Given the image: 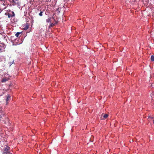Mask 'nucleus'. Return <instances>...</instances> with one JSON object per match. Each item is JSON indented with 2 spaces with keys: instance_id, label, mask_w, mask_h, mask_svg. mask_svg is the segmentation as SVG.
Returning <instances> with one entry per match:
<instances>
[{
  "instance_id": "1",
  "label": "nucleus",
  "mask_w": 154,
  "mask_h": 154,
  "mask_svg": "<svg viewBox=\"0 0 154 154\" xmlns=\"http://www.w3.org/2000/svg\"><path fill=\"white\" fill-rule=\"evenodd\" d=\"M51 21H54V22L53 23H51L50 25L49 26V28H51V27H52L53 26H54L55 24L57 23V22L56 21L54 20V18H52L50 19H49V23L51 22Z\"/></svg>"
},
{
  "instance_id": "2",
  "label": "nucleus",
  "mask_w": 154,
  "mask_h": 154,
  "mask_svg": "<svg viewBox=\"0 0 154 154\" xmlns=\"http://www.w3.org/2000/svg\"><path fill=\"white\" fill-rule=\"evenodd\" d=\"M9 150L10 147L6 146L5 147L4 149V153L5 154H9L10 153Z\"/></svg>"
},
{
  "instance_id": "3",
  "label": "nucleus",
  "mask_w": 154,
  "mask_h": 154,
  "mask_svg": "<svg viewBox=\"0 0 154 154\" xmlns=\"http://www.w3.org/2000/svg\"><path fill=\"white\" fill-rule=\"evenodd\" d=\"M18 0H11L10 2L13 6L17 5L18 3Z\"/></svg>"
},
{
  "instance_id": "4",
  "label": "nucleus",
  "mask_w": 154,
  "mask_h": 154,
  "mask_svg": "<svg viewBox=\"0 0 154 154\" xmlns=\"http://www.w3.org/2000/svg\"><path fill=\"white\" fill-rule=\"evenodd\" d=\"M108 117V115L107 114H102L101 117V119H105Z\"/></svg>"
},
{
  "instance_id": "5",
  "label": "nucleus",
  "mask_w": 154,
  "mask_h": 154,
  "mask_svg": "<svg viewBox=\"0 0 154 154\" xmlns=\"http://www.w3.org/2000/svg\"><path fill=\"white\" fill-rule=\"evenodd\" d=\"M11 13V14L10 13L8 14V17L9 18L15 16V14L14 12L12 11Z\"/></svg>"
},
{
  "instance_id": "6",
  "label": "nucleus",
  "mask_w": 154,
  "mask_h": 154,
  "mask_svg": "<svg viewBox=\"0 0 154 154\" xmlns=\"http://www.w3.org/2000/svg\"><path fill=\"white\" fill-rule=\"evenodd\" d=\"M24 29L26 30L29 28V24L28 23H26L23 25Z\"/></svg>"
},
{
  "instance_id": "7",
  "label": "nucleus",
  "mask_w": 154,
  "mask_h": 154,
  "mask_svg": "<svg viewBox=\"0 0 154 154\" xmlns=\"http://www.w3.org/2000/svg\"><path fill=\"white\" fill-rule=\"evenodd\" d=\"M22 32H17L15 35L17 37H19V35L22 33Z\"/></svg>"
},
{
  "instance_id": "8",
  "label": "nucleus",
  "mask_w": 154,
  "mask_h": 154,
  "mask_svg": "<svg viewBox=\"0 0 154 154\" xmlns=\"http://www.w3.org/2000/svg\"><path fill=\"white\" fill-rule=\"evenodd\" d=\"M10 96L9 95H8L7 96L6 98V101L7 102L9 100V98H10Z\"/></svg>"
},
{
  "instance_id": "9",
  "label": "nucleus",
  "mask_w": 154,
  "mask_h": 154,
  "mask_svg": "<svg viewBox=\"0 0 154 154\" xmlns=\"http://www.w3.org/2000/svg\"><path fill=\"white\" fill-rule=\"evenodd\" d=\"M151 60L152 61H154V56L152 55L151 56Z\"/></svg>"
},
{
  "instance_id": "10",
  "label": "nucleus",
  "mask_w": 154,
  "mask_h": 154,
  "mask_svg": "<svg viewBox=\"0 0 154 154\" xmlns=\"http://www.w3.org/2000/svg\"><path fill=\"white\" fill-rule=\"evenodd\" d=\"M7 81V80L6 79H2V82H5Z\"/></svg>"
},
{
  "instance_id": "11",
  "label": "nucleus",
  "mask_w": 154,
  "mask_h": 154,
  "mask_svg": "<svg viewBox=\"0 0 154 154\" xmlns=\"http://www.w3.org/2000/svg\"><path fill=\"white\" fill-rule=\"evenodd\" d=\"M42 12H41L39 14V15L40 16H42Z\"/></svg>"
},
{
  "instance_id": "12",
  "label": "nucleus",
  "mask_w": 154,
  "mask_h": 154,
  "mask_svg": "<svg viewBox=\"0 0 154 154\" xmlns=\"http://www.w3.org/2000/svg\"><path fill=\"white\" fill-rule=\"evenodd\" d=\"M46 21L47 23L48 22V19H47V20H46Z\"/></svg>"
},
{
  "instance_id": "13",
  "label": "nucleus",
  "mask_w": 154,
  "mask_h": 154,
  "mask_svg": "<svg viewBox=\"0 0 154 154\" xmlns=\"http://www.w3.org/2000/svg\"><path fill=\"white\" fill-rule=\"evenodd\" d=\"M6 8V7H5L3 8V10L5 9Z\"/></svg>"
},
{
  "instance_id": "14",
  "label": "nucleus",
  "mask_w": 154,
  "mask_h": 154,
  "mask_svg": "<svg viewBox=\"0 0 154 154\" xmlns=\"http://www.w3.org/2000/svg\"><path fill=\"white\" fill-rule=\"evenodd\" d=\"M1 44H2L3 46H4V44H2V43H0Z\"/></svg>"
},
{
  "instance_id": "15",
  "label": "nucleus",
  "mask_w": 154,
  "mask_h": 154,
  "mask_svg": "<svg viewBox=\"0 0 154 154\" xmlns=\"http://www.w3.org/2000/svg\"><path fill=\"white\" fill-rule=\"evenodd\" d=\"M153 123L154 124V119L153 120Z\"/></svg>"
},
{
  "instance_id": "16",
  "label": "nucleus",
  "mask_w": 154,
  "mask_h": 154,
  "mask_svg": "<svg viewBox=\"0 0 154 154\" xmlns=\"http://www.w3.org/2000/svg\"><path fill=\"white\" fill-rule=\"evenodd\" d=\"M2 50V49L0 48V51Z\"/></svg>"
}]
</instances>
